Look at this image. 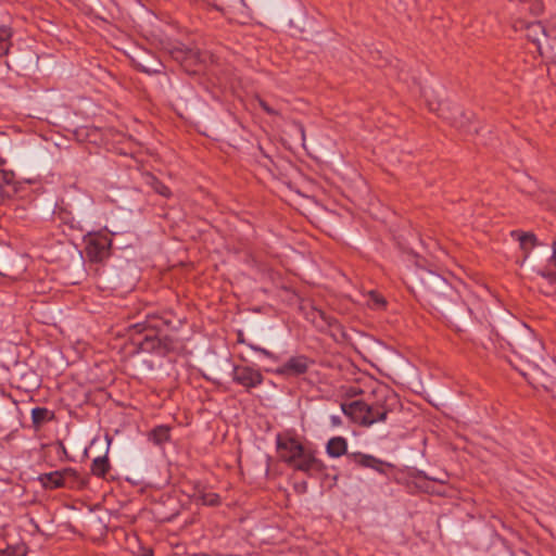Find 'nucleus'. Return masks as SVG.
Instances as JSON below:
<instances>
[{
    "mask_svg": "<svg viewBox=\"0 0 556 556\" xmlns=\"http://www.w3.org/2000/svg\"><path fill=\"white\" fill-rule=\"evenodd\" d=\"M521 3V11H529L532 15L539 16L543 12V4L540 0H516Z\"/></svg>",
    "mask_w": 556,
    "mask_h": 556,
    "instance_id": "nucleus-14",
    "label": "nucleus"
},
{
    "mask_svg": "<svg viewBox=\"0 0 556 556\" xmlns=\"http://www.w3.org/2000/svg\"><path fill=\"white\" fill-rule=\"evenodd\" d=\"M3 556H24V553L8 548L3 551Z\"/></svg>",
    "mask_w": 556,
    "mask_h": 556,
    "instance_id": "nucleus-25",
    "label": "nucleus"
},
{
    "mask_svg": "<svg viewBox=\"0 0 556 556\" xmlns=\"http://www.w3.org/2000/svg\"><path fill=\"white\" fill-rule=\"evenodd\" d=\"M11 36L12 33L10 28L5 26L0 27V56L5 55L9 52L11 47Z\"/></svg>",
    "mask_w": 556,
    "mask_h": 556,
    "instance_id": "nucleus-15",
    "label": "nucleus"
},
{
    "mask_svg": "<svg viewBox=\"0 0 556 556\" xmlns=\"http://www.w3.org/2000/svg\"><path fill=\"white\" fill-rule=\"evenodd\" d=\"M232 379L247 389L255 388L263 382L262 374L248 366H236L233 368Z\"/></svg>",
    "mask_w": 556,
    "mask_h": 556,
    "instance_id": "nucleus-5",
    "label": "nucleus"
},
{
    "mask_svg": "<svg viewBox=\"0 0 556 556\" xmlns=\"http://www.w3.org/2000/svg\"><path fill=\"white\" fill-rule=\"evenodd\" d=\"M110 465L106 456H99L92 460L91 472L97 477H104Z\"/></svg>",
    "mask_w": 556,
    "mask_h": 556,
    "instance_id": "nucleus-12",
    "label": "nucleus"
},
{
    "mask_svg": "<svg viewBox=\"0 0 556 556\" xmlns=\"http://www.w3.org/2000/svg\"><path fill=\"white\" fill-rule=\"evenodd\" d=\"M349 459L361 467L370 468L377 472L384 473V466H390L386 462L364 453H351L348 455Z\"/></svg>",
    "mask_w": 556,
    "mask_h": 556,
    "instance_id": "nucleus-7",
    "label": "nucleus"
},
{
    "mask_svg": "<svg viewBox=\"0 0 556 556\" xmlns=\"http://www.w3.org/2000/svg\"><path fill=\"white\" fill-rule=\"evenodd\" d=\"M551 262L554 264V266L556 267V242L553 243V255L551 257Z\"/></svg>",
    "mask_w": 556,
    "mask_h": 556,
    "instance_id": "nucleus-27",
    "label": "nucleus"
},
{
    "mask_svg": "<svg viewBox=\"0 0 556 556\" xmlns=\"http://www.w3.org/2000/svg\"><path fill=\"white\" fill-rule=\"evenodd\" d=\"M168 438H169V429L164 426L155 428L150 434V439L155 444H162L163 442L167 441Z\"/></svg>",
    "mask_w": 556,
    "mask_h": 556,
    "instance_id": "nucleus-19",
    "label": "nucleus"
},
{
    "mask_svg": "<svg viewBox=\"0 0 556 556\" xmlns=\"http://www.w3.org/2000/svg\"><path fill=\"white\" fill-rule=\"evenodd\" d=\"M154 189L157 193H160L164 197H169V194H170L169 189L161 182H156V186L154 187Z\"/></svg>",
    "mask_w": 556,
    "mask_h": 556,
    "instance_id": "nucleus-23",
    "label": "nucleus"
},
{
    "mask_svg": "<svg viewBox=\"0 0 556 556\" xmlns=\"http://www.w3.org/2000/svg\"><path fill=\"white\" fill-rule=\"evenodd\" d=\"M60 471H52L42 473L38 477L39 482L42 484L46 489H56L65 486L63 480L61 479Z\"/></svg>",
    "mask_w": 556,
    "mask_h": 556,
    "instance_id": "nucleus-10",
    "label": "nucleus"
},
{
    "mask_svg": "<svg viewBox=\"0 0 556 556\" xmlns=\"http://www.w3.org/2000/svg\"><path fill=\"white\" fill-rule=\"evenodd\" d=\"M327 454L332 458L341 457L348 452V441L343 437L331 438L326 445Z\"/></svg>",
    "mask_w": 556,
    "mask_h": 556,
    "instance_id": "nucleus-9",
    "label": "nucleus"
},
{
    "mask_svg": "<svg viewBox=\"0 0 556 556\" xmlns=\"http://www.w3.org/2000/svg\"><path fill=\"white\" fill-rule=\"evenodd\" d=\"M51 417V412L45 407H36L31 410V420L36 428L50 420Z\"/></svg>",
    "mask_w": 556,
    "mask_h": 556,
    "instance_id": "nucleus-11",
    "label": "nucleus"
},
{
    "mask_svg": "<svg viewBox=\"0 0 556 556\" xmlns=\"http://www.w3.org/2000/svg\"><path fill=\"white\" fill-rule=\"evenodd\" d=\"M331 425L334 427H338L341 425V418L340 416L333 415L330 417Z\"/></svg>",
    "mask_w": 556,
    "mask_h": 556,
    "instance_id": "nucleus-26",
    "label": "nucleus"
},
{
    "mask_svg": "<svg viewBox=\"0 0 556 556\" xmlns=\"http://www.w3.org/2000/svg\"><path fill=\"white\" fill-rule=\"evenodd\" d=\"M307 319L318 329L325 330L332 325L333 318L328 315L325 311L317 307H312L306 313Z\"/></svg>",
    "mask_w": 556,
    "mask_h": 556,
    "instance_id": "nucleus-8",
    "label": "nucleus"
},
{
    "mask_svg": "<svg viewBox=\"0 0 556 556\" xmlns=\"http://www.w3.org/2000/svg\"><path fill=\"white\" fill-rule=\"evenodd\" d=\"M59 471H60V475L62 476L61 479L63 480L65 485L67 484V482L71 483V486L84 484L83 479H80L78 472L75 469L64 468Z\"/></svg>",
    "mask_w": 556,
    "mask_h": 556,
    "instance_id": "nucleus-13",
    "label": "nucleus"
},
{
    "mask_svg": "<svg viewBox=\"0 0 556 556\" xmlns=\"http://www.w3.org/2000/svg\"><path fill=\"white\" fill-rule=\"evenodd\" d=\"M194 496L197 502L208 506L216 505L219 500L218 495L214 492L198 491Z\"/></svg>",
    "mask_w": 556,
    "mask_h": 556,
    "instance_id": "nucleus-17",
    "label": "nucleus"
},
{
    "mask_svg": "<svg viewBox=\"0 0 556 556\" xmlns=\"http://www.w3.org/2000/svg\"><path fill=\"white\" fill-rule=\"evenodd\" d=\"M243 0H230L231 4L236 7V4L242 3Z\"/></svg>",
    "mask_w": 556,
    "mask_h": 556,
    "instance_id": "nucleus-28",
    "label": "nucleus"
},
{
    "mask_svg": "<svg viewBox=\"0 0 556 556\" xmlns=\"http://www.w3.org/2000/svg\"><path fill=\"white\" fill-rule=\"evenodd\" d=\"M251 348H252L254 351H256V352H258V353L263 354L264 356H266V357H268V358H273V359H275V358H276V357L274 356V354H273L271 352H269L268 350H266V349H263V348H261V346H255V345H251Z\"/></svg>",
    "mask_w": 556,
    "mask_h": 556,
    "instance_id": "nucleus-24",
    "label": "nucleus"
},
{
    "mask_svg": "<svg viewBox=\"0 0 556 556\" xmlns=\"http://www.w3.org/2000/svg\"><path fill=\"white\" fill-rule=\"evenodd\" d=\"M513 236L517 237L523 250L532 249L536 245V237L531 232H513Z\"/></svg>",
    "mask_w": 556,
    "mask_h": 556,
    "instance_id": "nucleus-16",
    "label": "nucleus"
},
{
    "mask_svg": "<svg viewBox=\"0 0 556 556\" xmlns=\"http://www.w3.org/2000/svg\"><path fill=\"white\" fill-rule=\"evenodd\" d=\"M422 96L424 98L426 99L427 103H428V106L431 111L433 112H438L440 116H442L443 118H450V116H447L445 114V104L444 103H441V102H433L430 98H431V94H430V91L428 89H425L422 90Z\"/></svg>",
    "mask_w": 556,
    "mask_h": 556,
    "instance_id": "nucleus-18",
    "label": "nucleus"
},
{
    "mask_svg": "<svg viewBox=\"0 0 556 556\" xmlns=\"http://www.w3.org/2000/svg\"><path fill=\"white\" fill-rule=\"evenodd\" d=\"M370 300L372 301V305L380 307L384 305V300L377 293L370 292Z\"/></svg>",
    "mask_w": 556,
    "mask_h": 556,
    "instance_id": "nucleus-22",
    "label": "nucleus"
},
{
    "mask_svg": "<svg viewBox=\"0 0 556 556\" xmlns=\"http://www.w3.org/2000/svg\"><path fill=\"white\" fill-rule=\"evenodd\" d=\"M309 364L311 362L305 356H293L281 366H278L277 368H269L267 370L285 377H294L305 374Z\"/></svg>",
    "mask_w": 556,
    "mask_h": 556,
    "instance_id": "nucleus-3",
    "label": "nucleus"
},
{
    "mask_svg": "<svg viewBox=\"0 0 556 556\" xmlns=\"http://www.w3.org/2000/svg\"><path fill=\"white\" fill-rule=\"evenodd\" d=\"M513 26L516 30H525L527 38L534 42L539 50L541 49L540 37L546 36V29L540 22H526L518 17L514 21Z\"/></svg>",
    "mask_w": 556,
    "mask_h": 556,
    "instance_id": "nucleus-6",
    "label": "nucleus"
},
{
    "mask_svg": "<svg viewBox=\"0 0 556 556\" xmlns=\"http://www.w3.org/2000/svg\"><path fill=\"white\" fill-rule=\"evenodd\" d=\"M0 175L4 176V174H3V173H1Z\"/></svg>",
    "mask_w": 556,
    "mask_h": 556,
    "instance_id": "nucleus-29",
    "label": "nucleus"
},
{
    "mask_svg": "<svg viewBox=\"0 0 556 556\" xmlns=\"http://www.w3.org/2000/svg\"><path fill=\"white\" fill-rule=\"evenodd\" d=\"M144 350H156L162 352L161 348V339L157 337H151L149 334L146 336L144 343H143Z\"/></svg>",
    "mask_w": 556,
    "mask_h": 556,
    "instance_id": "nucleus-20",
    "label": "nucleus"
},
{
    "mask_svg": "<svg viewBox=\"0 0 556 556\" xmlns=\"http://www.w3.org/2000/svg\"><path fill=\"white\" fill-rule=\"evenodd\" d=\"M342 412L354 422L369 427L376 422L384 421L389 409L382 404H367L363 401H353L341 404Z\"/></svg>",
    "mask_w": 556,
    "mask_h": 556,
    "instance_id": "nucleus-2",
    "label": "nucleus"
},
{
    "mask_svg": "<svg viewBox=\"0 0 556 556\" xmlns=\"http://www.w3.org/2000/svg\"><path fill=\"white\" fill-rule=\"evenodd\" d=\"M111 241L106 236H90L87 240L86 255L92 262H101L109 256Z\"/></svg>",
    "mask_w": 556,
    "mask_h": 556,
    "instance_id": "nucleus-4",
    "label": "nucleus"
},
{
    "mask_svg": "<svg viewBox=\"0 0 556 556\" xmlns=\"http://www.w3.org/2000/svg\"><path fill=\"white\" fill-rule=\"evenodd\" d=\"M257 103L260 104V106L269 115H276L278 114V112L273 109L271 106H269L264 100L262 99H257Z\"/></svg>",
    "mask_w": 556,
    "mask_h": 556,
    "instance_id": "nucleus-21",
    "label": "nucleus"
},
{
    "mask_svg": "<svg viewBox=\"0 0 556 556\" xmlns=\"http://www.w3.org/2000/svg\"><path fill=\"white\" fill-rule=\"evenodd\" d=\"M277 451L283 462L298 470L311 473L324 469V464L314 456V453L293 438H278Z\"/></svg>",
    "mask_w": 556,
    "mask_h": 556,
    "instance_id": "nucleus-1",
    "label": "nucleus"
}]
</instances>
